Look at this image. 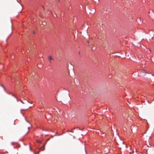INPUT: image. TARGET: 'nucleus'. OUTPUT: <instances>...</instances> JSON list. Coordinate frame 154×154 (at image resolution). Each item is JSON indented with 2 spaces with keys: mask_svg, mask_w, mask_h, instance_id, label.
Wrapping results in <instances>:
<instances>
[{
  "mask_svg": "<svg viewBox=\"0 0 154 154\" xmlns=\"http://www.w3.org/2000/svg\"><path fill=\"white\" fill-rule=\"evenodd\" d=\"M80 52H79V54H80Z\"/></svg>",
  "mask_w": 154,
  "mask_h": 154,
  "instance_id": "1a4fd4ad",
  "label": "nucleus"
},
{
  "mask_svg": "<svg viewBox=\"0 0 154 154\" xmlns=\"http://www.w3.org/2000/svg\"><path fill=\"white\" fill-rule=\"evenodd\" d=\"M56 17H57V16H56ZM54 17H55L54 16Z\"/></svg>",
  "mask_w": 154,
  "mask_h": 154,
  "instance_id": "0eeeda50",
  "label": "nucleus"
},
{
  "mask_svg": "<svg viewBox=\"0 0 154 154\" xmlns=\"http://www.w3.org/2000/svg\"><path fill=\"white\" fill-rule=\"evenodd\" d=\"M33 33L34 34L35 33V32H33Z\"/></svg>",
  "mask_w": 154,
  "mask_h": 154,
  "instance_id": "6e6552de",
  "label": "nucleus"
},
{
  "mask_svg": "<svg viewBox=\"0 0 154 154\" xmlns=\"http://www.w3.org/2000/svg\"><path fill=\"white\" fill-rule=\"evenodd\" d=\"M29 131V128H28L26 130V133H28Z\"/></svg>",
  "mask_w": 154,
  "mask_h": 154,
  "instance_id": "20e7f679",
  "label": "nucleus"
},
{
  "mask_svg": "<svg viewBox=\"0 0 154 154\" xmlns=\"http://www.w3.org/2000/svg\"><path fill=\"white\" fill-rule=\"evenodd\" d=\"M12 22L11 21V20H10L9 22V30H10V33H9V36H10L11 33H12Z\"/></svg>",
  "mask_w": 154,
  "mask_h": 154,
  "instance_id": "f257e3e1",
  "label": "nucleus"
},
{
  "mask_svg": "<svg viewBox=\"0 0 154 154\" xmlns=\"http://www.w3.org/2000/svg\"><path fill=\"white\" fill-rule=\"evenodd\" d=\"M48 59L50 61V63H51V60H53V59L52 57L51 56H49L48 57Z\"/></svg>",
  "mask_w": 154,
  "mask_h": 154,
  "instance_id": "f03ea898",
  "label": "nucleus"
},
{
  "mask_svg": "<svg viewBox=\"0 0 154 154\" xmlns=\"http://www.w3.org/2000/svg\"><path fill=\"white\" fill-rule=\"evenodd\" d=\"M37 142L38 143H42L41 141H39V140H38L37 141Z\"/></svg>",
  "mask_w": 154,
  "mask_h": 154,
  "instance_id": "423d86ee",
  "label": "nucleus"
},
{
  "mask_svg": "<svg viewBox=\"0 0 154 154\" xmlns=\"http://www.w3.org/2000/svg\"><path fill=\"white\" fill-rule=\"evenodd\" d=\"M42 24L43 25H45L46 24V23L45 22H43L42 23Z\"/></svg>",
  "mask_w": 154,
  "mask_h": 154,
  "instance_id": "39448f33",
  "label": "nucleus"
},
{
  "mask_svg": "<svg viewBox=\"0 0 154 154\" xmlns=\"http://www.w3.org/2000/svg\"><path fill=\"white\" fill-rule=\"evenodd\" d=\"M40 149L41 151L44 150L45 149V146H42V147L40 148Z\"/></svg>",
  "mask_w": 154,
  "mask_h": 154,
  "instance_id": "7ed1b4c3",
  "label": "nucleus"
}]
</instances>
